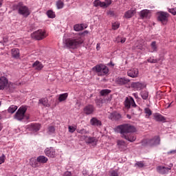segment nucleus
Returning a JSON list of instances; mask_svg holds the SVG:
<instances>
[{"label": "nucleus", "mask_w": 176, "mask_h": 176, "mask_svg": "<svg viewBox=\"0 0 176 176\" xmlns=\"http://www.w3.org/2000/svg\"><path fill=\"white\" fill-rule=\"evenodd\" d=\"M116 131L121 134V138L126 140L129 142H134L137 140V136L134 135L135 133V127L129 124H124L118 126L116 128Z\"/></svg>", "instance_id": "nucleus-1"}, {"label": "nucleus", "mask_w": 176, "mask_h": 176, "mask_svg": "<svg viewBox=\"0 0 176 176\" xmlns=\"http://www.w3.org/2000/svg\"><path fill=\"white\" fill-rule=\"evenodd\" d=\"M63 43L66 47L69 49H76L78 45H82L83 43V39L78 34H72L68 36V34H65L63 36Z\"/></svg>", "instance_id": "nucleus-2"}, {"label": "nucleus", "mask_w": 176, "mask_h": 176, "mask_svg": "<svg viewBox=\"0 0 176 176\" xmlns=\"http://www.w3.org/2000/svg\"><path fill=\"white\" fill-rule=\"evenodd\" d=\"M14 9L18 11L19 14L23 16V17H28L31 14V11L26 6L21 2H19L18 4L14 6Z\"/></svg>", "instance_id": "nucleus-3"}, {"label": "nucleus", "mask_w": 176, "mask_h": 176, "mask_svg": "<svg viewBox=\"0 0 176 176\" xmlns=\"http://www.w3.org/2000/svg\"><path fill=\"white\" fill-rule=\"evenodd\" d=\"M92 71L96 72L98 76H105L109 72V69L105 65L99 64L94 67Z\"/></svg>", "instance_id": "nucleus-4"}, {"label": "nucleus", "mask_w": 176, "mask_h": 176, "mask_svg": "<svg viewBox=\"0 0 176 176\" xmlns=\"http://www.w3.org/2000/svg\"><path fill=\"white\" fill-rule=\"evenodd\" d=\"M142 146H156L160 145V137L155 136L152 139H144L142 141Z\"/></svg>", "instance_id": "nucleus-5"}, {"label": "nucleus", "mask_w": 176, "mask_h": 176, "mask_svg": "<svg viewBox=\"0 0 176 176\" xmlns=\"http://www.w3.org/2000/svg\"><path fill=\"white\" fill-rule=\"evenodd\" d=\"M14 84L10 82L8 78L5 76L0 77V90H5V89H14Z\"/></svg>", "instance_id": "nucleus-6"}, {"label": "nucleus", "mask_w": 176, "mask_h": 176, "mask_svg": "<svg viewBox=\"0 0 176 176\" xmlns=\"http://www.w3.org/2000/svg\"><path fill=\"white\" fill-rule=\"evenodd\" d=\"M25 112H27V107H21L14 116V119L19 120V122L23 120L25 118Z\"/></svg>", "instance_id": "nucleus-7"}, {"label": "nucleus", "mask_w": 176, "mask_h": 176, "mask_svg": "<svg viewBox=\"0 0 176 176\" xmlns=\"http://www.w3.org/2000/svg\"><path fill=\"white\" fill-rule=\"evenodd\" d=\"M111 3H112L111 0H105L104 1H101L100 0H95L94 1V6H95V8H98V6H100V8H102V9H105L108 8V6H109V5H111Z\"/></svg>", "instance_id": "nucleus-8"}, {"label": "nucleus", "mask_w": 176, "mask_h": 176, "mask_svg": "<svg viewBox=\"0 0 176 176\" xmlns=\"http://www.w3.org/2000/svg\"><path fill=\"white\" fill-rule=\"evenodd\" d=\"M32 38L36 39V41H42V39L46 38V32L38 30L32 34Z\"/></svg>", "instance_id": "nucleus-9"}, {"label": "nucleus", "mask_w": 176, "mask_h": 176, "mask_svg": "<svg viewBox=\"0 0 176 176\" xmlns=\"http://www.w3.org/2000/svg\"><path fill=\"white\" fill-rule=\"evenodd\" d=\"M168 19V13L164 12H157L158 21H161L162 24H164V23H167Z\"/></svg>", "instance_id": "nucleus-10"}, {"label": "nucleus", "mask_w": 176, "mask_h": 176, "mask_svg": "<svg viewBox=\"0 0 176 176\" xmlns=\"http://www.w3.org/2000/svg\"><path fill=\"white\" fill-rule=\"evenodd\" d=\"M82 138L85 140L87 144L97 145V142L98 141L96 138L91 136L82 135Z\"/></svg>", "instance_id": "nucleus-11"}, {"label": "nucleus", "mask_w": 176, "mask_h": 176, "mask_svg": "<svg viewBox=\"0 0 176 176\" xmlns=\"http://www.w3.org/2000/svg\"><path fill=\"white\" fill-rule=\"evenodd\" d=\"M173 166V164H170L168 167L160 166L157 167V170L160 173V174H168Z\"/></svg>", "instance_id": "nucleus-12"}, {"label": "nucleus", "mask_w": 176, "mask_h": 176, "mask_svg": "<svg viewBox=\"0 0 176 176\" xmlns=\"http://www.w3.org/2000/svg\"><path fill=\"white\" fill-rule=\"evenodd\" d=\"M124 107L125 108H127V109H129L131 107L135 108V107H137V104H135L134 99L132 97H130L126 98L124 101Z\"/></svg>", "instance_id": "nucleus-13"}, {"label": "nucleus", "mask_w": 176, "mask_h": 176, "mask_svg": "<svg viewBox=\"0 0 176 176\" xmlns=\"http://www.w3.org/2000/svg\"><path fill=\"white\" fill-rule=\"evenodd\" d=\"M116 82L118 85H120V86H123L124 85H128L129 83H130V79L126 77H118L116 79Z\"/></svg>", "instance_id": "nucleus-14"}, {"label": "nucleus", "mask_w": 176, "mask_h": 176, "mask_svg": "<svg viewBox=\"0 0 176 176\" xmlns=\"http://www.w3.org/2000/svg\"><path fill=\"white\" fill-rule=\"evenodd\" d=\"M45 154L48 157H56V150L53 147H48L45 149Z\"/></svg>", "instance_id": "nucleus-15"}, {"label": "nucleus", "mask_w": 176, "mask_h": 176, "mask_svg": "<svg viewBox=\"0 0 176 176\" xmlns=\"http://www.w3.org/2000/svg\"><path fill=\"white\" fill-rule=\"evenodd\" d=\"M132 87H133V89H135V90H142V89H145V87H146V85H145V83L143 82H133L131 85Z\"/></svg>", "instance_id": "nucleus-16"}, {"label": "nucleus", "mask_w": 176, "mask_h": 176, "mask_svg": "<svg viewBox=\"0 0 176 176\" xmlns=\"http://www.w3.org/2000/svg\"><path fill=\"white\" fill-rule=\"evenodd\" d=\"M28 129L30 131H32L33 133H36L41 130V124H31L28 125Z\"/></svg>", "instance_id": "nucleus-17"}, {"label": "nucleus", "mask_w": 176, "mask_h": 176, "mask_svg": "<svg viewBox=\"0 0 176 176\" xmlns=\"http://www.w3.org/2000/svg\"><path fill=\"white\" fill-rule=\"evenodd\" d=\"M137 13V11L135 10V8H131V10L125 12L124 14V19H131L134 14Z\"/></svg>", "instance_id": "nucleus-18"}, {"label": "nucleus", "mask_w": 176, "mask_h": 176, "mask_svg": "<svg viewBox=\"0 0 176 176\" xmlns=\"http://www.w3.org/2000/svg\"><path fill=\"white\" fill-rule=\"evenodd\" d=\"M32 68H34L36 71H42L43 69V64L41 63L39 60H36L32 65Z\"/></svg>", "instance_id": "nucleus-19"}, {"label": "nucleus", "mask_w": 176, "mask_h": 176, "mask_svg": "<svg viewBox=\"0 0 176 176\" xmlns=\"http://www.w3.org/2000/svg\"><path fill=\"white\" fill-rule=\"evenodd\" d=\"M83 111L85 115H91L94 112V106L88 104L84 108Z\"/></svg>", "instance_id": "nucleus-20"}, {"label": "nucleus", "mask_w": 176, "mask_h": 176, "mask_svg": "<svg viewBox=\"0 0 176 176\" xmlns=\"http://www.w3.org/2000/svg\"><path fill=\"white\" fill-rule=\"evenodd\" d=\"M138 69H131L130 70L128 71L127 75L128 76H130V78H138Z\"/></svg>", "instance_id": "nucleus-21"}, {"label": "nucleus", "mask_w": 176, "mask_h": 176, "mask_svg": "<svg viewBox=\"0 0 176 176\" xmlns=\"http://www.w3.org/2000/svg\"><path fill=\"white\" fill-rule=\"evenodd\" d=\"M90 123L91 126H95L96 127H100V126H102V122H101V120L94 117L90 120Z\"/></svg>", "instance_id": "nucleus-22"}, {"label": "nucleus", "mask_w": 176, "mask_h": 176, "mask_svg": "<svg viewBox=\"0 0 176 176\" xmlns=\"http://www.w3.org/2000/svg\"><path fill=\"white\" fill-rule=\"evenodd\" d=\"M140 16L142 19H149V17H151V10H143L140 11Z\"/></svg>", "instance_id": "nucleus-23"}, {"label": "nucleus", "mask_w": 176, "mask_h": 176, "mask_svg": "<svg viewBox=\"0 0 176 176\" xmlns=\"http://www.w3.org/2000/svg\"><path fill=\"white\" fill-rule=\"evenodd\" d=\"M153 118L156 122H164L166 120V118L158 113H154Z\"/></svg>", "instance_id": "nucleus-24"}, {"label": "nucleus", "mask_w": 176, "mask_h": 176, "mask_svg": "<svg viewBox=\"0 0 176 176\" xmlns=\"http://www.w3.org/2000/svg\"><path fill=\"white\" fill-rule=\"evenodd\" d=\"M117 145L121 151H124L127 148V144H126V142L124 140H118Z\"/></svg>", "instance_id": "nucleus-25"}, {"label": "nucleus", "mask_w": 176, "mask_h": 176, "mask_svg": "<svg viewBox=\"0 0 176 176\" xmlns=\"http://www.w3.org/2000/svg\"><path fill=\"white\" fill-rule=\"evenodd\" d=\"M11 53H12V57H14V58H17L20 57V51L17 48L12 49L11 51Z\"/></svg>", "instance_id": "nucleus-26"}, {"label": "nucleus", "mask_w": 176, "mask_h": 176, "mask_svg": "<svg viewBox=\"0 0 176 176\" xmlns=\"http://www.w3.org/2000/svg\"><path fill=\"white\" fill-rule=\"evenodd\" d=\"M39 104H41L44 107H50V104H49V100H47V98H41L38 100Z\"/></svg>", "instance_id": "nucleus-27"}, {"label": "nucleus", "mask_w": 176, "mask_h": 176, "mask_svg": "<svg viewBox=\"0 0 176 176\" xmlns=\"http://www.w3.org/2000/svg\"><path fill=\"white\" fill-rule=\"evenodd\" d=\"M47 157H45V155H40L37 157L38 163H42L43 164H45V163H47Z\"/></svg>", "instance_id": "nucleus-28"}, {"label": "nucleus", "mask_w": 176, "mask_h": 176, "mask_svg": "<svg viewBox=\"0 0 176 176\" xmlns=\"http://www.w3.org/2000/svg\"><path fill=\"white\" fill-rule=\"evenodd\" d=\"M122 118V116H120V113H113L111 114L109 119H111V120H118Z\"/></svg>", "instance_id": "nucleus-29"}, {"label": "nucleus", "mask_w": 176, "mask_h": 176, "mask_svg": "<svg viewBox=\"0 0 176 176\" xmlns=\"http://www.w3.org/2000/svg\"><path fill=\"white\" fill-rule=\"evenodd\" d=\"M151 53H155L157 52V45H156V41H153L151 44Z\"/></svg>", "instance_id": "nucleus-30"}, {"label": "nucleus", "mask_w": 176, "mask_h": 176, "mask_svg": "<svg viewBox=\"0 0 176 176\" xmlns=\"http://www.w3.org/2000/svg\"><path fill=\"white\" fill-rule=\"evenodd\" d=\"M67 98H68L67 93H65L59 95V97H58L59 102H63V101H65V100H67Z\"/></svg>", "instance_id": "nucleus-31"}, {"label": "nucleus", "mask_w": 176, "mask_h": 176, "mask_svg": "<svg viewBox=\"0 0 176 176\" xmlns=\"http://www.w3.org/2000/svg\"><path fill=\"white\" fill-rule=\"evenodd\" d=\"M140 96L142 100H148V97H149V92L147 91H142L140 92Z\"/></svg>", "instance_id": "nucleus-32"}, {"label": "nucleus", "mask_w": 176, "mask_h": 176, "mask_svg": "<svg viewBox=\"0 0 176 176\" xmlns=\"http://www.w3.org/2000/svg\"><path fill=\"white\" fill-rule=\"evenodd\" d=\"M144 113L146 114L145 118L149 119V117L152 116V111L151 109L146 107L144 109Z\"/></svg>", "instance_id": "nucleus-33"}, {"label": "nucleus", "mask_w": 176, "mask_h": 176, "mask_svg": "<svg viewBox=\"0 0 176 176\" xmlns=\"http://www.w3.org/2000/svg\"><path fill=\"white\" fill-rule=\"evenodd\" d=\"M17 108L16 105H11L8 109V113H14L15 111H17Z\"/></svg>", "instance_id": "nucleus-34"}, {"label": "nucleus", "mask_w": 176, "mask_h": 176, "mask_svg": "<svg viewBox=\"0 0 176 176\" xmlns=\"http://www.w3.org/2000/svg\"><path fill=\"white\" fill-rule=\"evenodd\" d=\"M47 16L49 17V19H54V17H56V13H54L53 10H50L47 12Z\"/></svg>", "instance_id": "nucleus-35"}, {"label": "nucleus", "mask_w": 176, "mask_h": 176, "mask_svg": "<svg viewBox=\"0 0 176 176\" xmlns=\"http://www.w3.org/2000/svg\"><path fill=\"white\" fill-rule=\"evenodd\" d=\"M116 42L117 43H124V42H126V38L122 37V36H118L116 38Z\"/></svg>", "instance_id": "nucleus-36"}, {"label": "nucleus", "mask_w": 176, "mask_h": 176, "mask_svg": "<svg viewBox=\"0 0 176 176\" xmlns=\"http://www.w3.org/2000/svg\"><path fill=\"white\" fill-rule=\"evenodd\" d=\"M56 8L58 10L63 9V8H64V2H63V1H61V0L57 1H56Z\"/></svg>", "instance_id": "nucleus-37"}, {"label": "nucleus", "mask_w": 176, "mask_h": 176, "mask_svg": "<svg viewBox=\"0 0 176 176\" xmlns=\"http://www.w3.org/2000/svg\"><path fill=\"white\" fill-rule=\"evenodd\" d=\"M83 28H84L83 25H82V24H80V25L77 24L74 26V31H77V32L82 31L83 30Z\"/></svg>", "instance_id": "nucleus-38"}, {"label": "nucleus", "mask_w": 176, "mask_h": 176, "mask_svg": "<svg viewBox=\"0 0 176 176\" xmlns=\"http://www.w3.org/2000/svg\"><path fill=\"white\" fill-rule=\"evenodd\" d=\"M47 130V133L50 135L54 134V133H56V128L53 126H50Z\"/></svg>", "instance_id": "nucleus-39"}, {"label": "nucleus", "mask_w": 176, "mask_h": 176, "mask_svg": "<svg viewBox=\"0 0 176 176\" xmlns=\"http://www.w3.org/2000/svg\"><path fill=\"white\" fill-rule=\"evenodd\" d=\"M77 133H78V134H89L90 132L89 131H87V129H76Z\"/></svg>", "instance_id": "nucleus-40"}, {"label": "nucleus", "mask_w": 176, "mask_h": 176, "mask_svg": "<svg viewBox=\"0 0 176 176\" xmlns=\"http://www.w3.org/2000/svg\"><path fill=\"white\" fill-rule=\"evenodd\" d=\"M30 166H32V167H34V168L38 167V161H36L34 159H31L30 160Z\"/></svg>", "instance_id": "nucleus-41"}, {"label": "nucleus", "mask_w": 176, "mask_h": 176, "mask_svg": "<svg viewBox=\"0 0 176 176\" xmlns=\"http://www.w3.org/2000/svg\"><path fill=\"white\" fill-rule=\"evenodd\" d=\"M109 93H111L110 89H102V91H100V95L102 96H108Z\"/></svg>", "instance_id": "nucleus-42"}, {"label": "nucleus", "mask_w": 176, "mask_h": 176, "mask_svg": "<svg viewBox=\"0 0 176 176\" xmlns=\"http://www.w3.org/2000/svg\"><path fill=\"white\" fill-rule=\"evenodd\" d=\"M148 63H151V64H156L157 63V59H155L153 57H150L147 59Z\"/></svg>", "instance_id": "nucleus-43"}, {"label": "nucleus", "mask_w": 176, "mask_h": 176, "mask_svg": "<svg viewBox=\"0 0 176 176\" xmlns=\"http://www.w3.org/2000/svg\"><path fill=\"white\" fill-rule=\"evenodd\" d=\"M145 165L142 162H138L135 164V167H138L139 168H142Z\"/></svg>", "instance_id": "nucleus-44"}, {"label": "nucleus", "mask_w": 176, "mask_h": 176, "mask_svg": "<svg viewBox=\"0 0 176 176\" xmlns=\"http://www.w3.org/2000/svg\"><path fill=\"white\" fill-rule=\"evenodd\" d=\"M120 27V23L119 22H115L112 24L113 30H118Z\"/></svg>", "instance_id": "nucleus-45"}, {"label": "nucleus", "mask_w": 176, "mask_h": 176, "mask_svg": "<svg viewBox=\"0 0 176 176\" xmlns=\"http://www.w3.org/2000/svg\"><path fill=\"white\" fill-rule=\"evenodd\" d=\"M69 133H75V131L76 130V126H69Z\"/></svg>", "instance_id": "nucleus-46"}, {"label": "nucleus", "mask_w": 176, "mask_h": 176, "mask_svg": "<svg viewBox=\"0 0 176 176\" xmlns=\"http://www.w3.org/2000/svg\"><path fill=\"white\" fill-rule=\"evenodd\" d=\"M6 159V156H5V154H2V155L0 157V164H2V163H5Z\"/></svg>", "instance_id": "nucleus-47"}, {"label": "nucleus", "mask_w": 176, "mask_h": 176, "mask_svg": "<svg viewBox=\"0 0 176 176\" xmlns=\"http://www.w3.org/2000/svg\"><path fill=\"white\" fill-rule=\"evenodd\" d=\"M109 176H119V173L116 170H111L109 172Z\"/></svg>", "instance_id": "nucleus-48"}, {"label": "nucleus", "mask_w": 176, "mask_h": 176, "mask_svg": "<svg viewBox=\"0 0 176 176\" xmlns=\"http://www.w3.org/2000/svg\"><path fill=\"white\" fill-rule=\"evenodd\" d=\"M168 12H169V13H171L172 14H173V16H175V14H176V8H169Z\"/></svg>", "instance_id": "nucleus-49"}, {"label": "nucleus", "mask_w": 176, "mask_h": 176, "mask_svg": "<svg viewBox=\"0 0 176 176\" xmlns=\"http://www.w3.org/2000/svg\"><path fill=\"white\" fill-rule=\"evenodd\" d=\"M176 150H171L170 151L168 152V155H175Z\"/></svg>", "instance_id": "nucleus-50"}, {"label": "nucleus", "mask_w": 176, "mask_h": 176, "mask_svg": "<svg viewBox=\"0 0 176 176\" xmlns=\"http://www.w3.org/2000/svg\"><path fill=\"white\" fill-rule=\"evenodd\" d=\"M96 102L97 105H99V106L102 105V100H97L96 101Z\"/></svg>", "instance_id": "nucleus-51"}, {"label": "nucleus", "mask_w": 176, "mask_h": 176, "mask_svg": "<svg viewBox=\"0 0 176 176\" xmlns=\"http://www.w3.org/2000/svg\"><path fill=\"white\" fill-rule=\"evenodd\" d=\"M107 14H109V16H113L115 13L113 12V11L109 10V12H107Z\"/></svg>", "instance_id": "nucleus-52"}, {"label": "nucleus", "mask_w": 176, "mask_h": 176, "mask_svg": "<svg viewBox=\"0 0 176 176\" xmlns=\"http://www.w3.org/2000/svg\"><path fill=\"white\" fill-rule=\"evenodd\" d=\"M133 96L135 97V98H138V93H134L133 94Z\"/></svg>", "instance_id": "nucleus-53"}, {"label": "nucleus", "mask_w": 176, "mask_h": 176, "mask_svg": "<svg viewBox=\"0 0 176 176\" xmlns=\"http://www.w3.org/2000/svg\"><path fill=\"white\" fill-rule=\"evenodd\" d=\"M96 49L98 50H100V44H97V45H96Z\"/></svg>", "instance_id": "nucleus-54"}, {"label": "nucleus", "mask_w": 176, "mask_h": 176, "mask_svg": "<svg viewBox=\"0 0 176 176\" xmlns=\"http://www.w3.org/2000/svg\"><path fill=\"white\" fill-rule=\"evenodd\" d=\"M126 118H127L128 119H131V116H130V114H127V115H126Z\"/></svg>", "instance_id": "nucleus-55"}, {"label": "nucleus", "mask_w": 176, "mask_h": 176, "mask_svg": "<svg viewBox=\"0 0 176 176\" xmlns=\"http://www.w3.org/2000/svg\"><path fill=\"white\" fill-rule=\"evenodd\" d=\"M83 26V30H85V28H87V25H85V24H82Z\"/></svg>", "instance_id": "nucleus-56"}, {"label": "nucleus", "mask_w": 176, "mask_h": 176, "mask_svg": "<svg viewBox=\"0 0 176 176\" xmlns=\"http://www.w3.org/2000/svg\"><path fill=\"white\" fill-rule=\"evenodd\" d=\"M3 128V126H2L1 124H0V131H1L2 129Z\"/></svg>", "instance_id": "nucleus-57"}, {"label": "nucleus", "mask_w": 176, "mask_h": 176, "mask_svg": "<svg viewBox=\"0 0 176 176\" xmlns=\"http://www.w3.org/2000/svg\"><path fill=\"white\" fill-rule=\"evenodd\" d=\"M2 0H0V8H1L2 7Z\"/></svg>", "instance_id": "nucleus-58"}, {"label": "nucleus", "mask_w": 176, "mask_h": 176, "mask_svg": "<svg viewBox=\"0 0 176 176\" xmlns=\"http://www.w3.org/2000/svg\"><path fill=\"white\" fill-rule=\"evenodd\" d=\"M84 34H89V32H88L87 30H85V31L84 32Z\"/></svg>", "instance_id": "nucleus-59"}, {"label": "nucleus", "mask_w": 176, "mask_h": 176, "mask_svg": "<svg viewBox=\"0 0 176 176\" xmlns=\"http://www.w3.org/2000/svg\"><path fill=\"white\" fill-rule=\"evenodd\" d=\"M111 64V65H112V67H113V65H115L114 64H112V63H110Z\"/></svg>", "instance_id": "nucleus-60"}, {"label": "nucleus", "mask_w": 176, "mask_h": 176, "mask_svg": "<svg viewBox=\"0 0 176 176\" xmlns=\"http://www.w3.org/2000/svg\"><path fill=\"white\" fill-rule=\"evenodd\" d=\"M0 119H2V117H1V116H0Z\"/></svg>", "instance_id": "nucleus-61"}, {"label": "nucleus", "mask_w": 176, "mask_h": 176, "mask_svg": "<svg viewBox=\"0 0 176 176\" xmlns=\"http://www.w3.org/2000/svg\"><path fill=\"white\" fill-rule=\"evenodd\" d=\"M26 119H29V118H28V117H27V118H26Z\"/></svg>", "instance_id": "nucleus-62"}, {"label": "nucleus", "mask_w": 176, "mask_h": 176, "mask_svg": "<svg viewBox=\"0 0 176 176\" xmlns=\"http://www.w3.org/2000/svg\"><path fill=\"white\" fill-rule=\"evenodd\" d=\"M2 1H3V0H1Z\"/></svg>", "instance_id": "nucleus-63"}, {"label": "nucleus", "mask_w": 176, "mask_h": 176, "mask_svg": "<svg viewBox=\"0 0 176 176\" xmlns=\"http://www.w3.org/2000/svg\"><path fill=\"white\" fill-rule=\"evenodd\" d=\"M0 105H1V103H0Z\"/></svg>", "instance_id": "nucleus-64"}]
</instances>
